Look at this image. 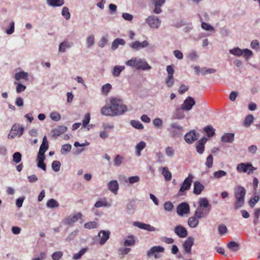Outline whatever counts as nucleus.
Instances as JSON below:
<instances>
[{
  "label": "nucleus",
  "instance_id": "1",
  "mask_svg": "<svg viewBox=\"0 0 260 260\" xmlns=\"http://www.w3.org/2000/svg\"><path fill=\"white\" fill-rule=\"evenodd\" d=\"M127 111V108L121 100L111 98L109 102L102 108L101 113L104 116H117L121 115Z\"/></svg>",
  "mask_w": 260,
  "mask_h": 260
},
{
  "label": "nucleus",
  "instance_id": "2",
  "mask_svg": "<svg viewBox=\"0 0 260 260\" xmlns=\"http://www.w3.org/2000/svg\"><path fill=\"white\" fill-rule=\"evenodd\" d=\"M199 206L194 212V215L199 218L206 217L211 210V205L207 198H201L199 201Z\"/></svg>",
  "mask_w": 260,
  "mask_h": 260
},
{
  "label": "nucleus",
  "instance_id": "3",
  "mask_svg": "<svg viewBox=\"0 0 260 260\" xmlns=\"http://www.w3.org/2000/svg\"><path fill=\"white\" fill-rule=\"evenodd\" d=\"M246 192L245 188L240 185L235 187L234 196L236 198V201L234 204V208L235 209H238L244 205Z\"/></svg>",
  "mask_w": 260,
  "mask_h": 260
},
{
  "label": "nucleus",
  "instance_id": "4",
  "mask_svg": "<svg viewBox=\"0 0 260 260\" xmlns=\"http://www.w3.org/2000/svg\"><path fill=\"white\" fill-rule=\"evenodd\" d=\"M170 136L172 138H180L182 136L183 128L177 123H172L168 128Z\"/></svg>",
  "mask_w": 260,
  "mask_h": 260
},
{
  "label": "nucleus",
  "instance_id": "5",
  "mask_svg": "<svg viewBox=\"0 0 260 260\" xmlns=\"http://www.w3.org/2000/svg\"><path fill=\"white\" fill-rule=\"evenodd\" d=\"M193 178V177L191 174H189L188 177L184 180L178 193L179 196L183 195L184 192L190 189Z\"/></svg>",
  "mask_w": 260,
  "mask_h": 260
},
{
  "label": "nucleus",
  "instance_id": "6",
  "mask_svg": "<svg viewBox=\"0 0 260 260\" xmlns=\"http://www.w3.org/2000/svg\"><path fill=\"white\" fill-rule=\"evenodd\" d=\"M237 170L239 172H247L248 174H251L256 168L250 163H241L238 165Z\"/></svg>",
  "mask_w": 260,
  "mask_h": 260
},
{
  "label": "nucleus",
  "instance_id": "7",
  "mask_svg": "<svg viewBox=\"0 0 260 260\" xmlns=\"http://www.w3.org/2000/svg\"><path fill=\"white\" fill-rule=\"evenodd\" d=\"M146 21L151 28L154 29L158 28L161 24L160 20L154 15L148 17Z\"/></svg>",
  "mask_w": 260,
  "mask_h": 260
},
{
  "label": "nucleus",
  "instance_id": "8",
  "mask_svg": "<svg viewBox=\"0 0 260 260\" xmlns=\"http://www.w3.org/2000/svg\"><path fill=\"white\" fill-rule=\"evenodd\" d=\"M199 136L200 135L198 133H197L194 130H192L184 136V140L186 143L190 144L197 140Z\"/></svg>",
  "mask_w": 260,
  "mask_h": 260
},
{
  "label": "nucleus",
  "instance_id": "9",
  "mask_svg": "<svg viewBox=\"0 0 260 260\" xmlns=\"http://www.w3.org/2000/svg\"><path fill=\"white\" fill-rule=\"evenodd\" d=\"M189 212V206L187 203H181L177 207V212L180 216L188 214Z\"/></svg>",
  "mask_w": 260,
  "mask_h": 260
},
{
  "label": "nucleus",
  "instance_id": "10",
  "mask_svg": "<svg viewBox=\"0 0 260 260\" xmlns=\"http://www.w3.org/2000/svg\"><path fill=\"white\" fill-rule=\"evenodd\" d=\"M195 104L196 102L194 99L192 97L188 96L181 105V107L185 111H189L192 109Z\"/></svg>",
  "mask_w": 260,
  "mask_h": 260
},
{
  "label": "nucleus",
  "instance_id": "11",
  "mask_svg": "<svg viewBox=\"0 0 260 260\" xmlns=\"http://www.w3.org/2000/svg\"><path fill=\"white\" fill-rule=\"evenodd\" d=\"M164 248L161 246H154L152 247L149 251L147 252L148 256H150L153 254H154V257L156 258H159L160 257V255L155 253L156 252H162L164 251Z\"/></svg>",
  "mask_w": 260,
  "mask_h": 260
},
{
  "label": "nucleus",
  "instance_id": "12",
  "mask_svg": "<svg viewBox=\"0 0 260 260\" xmlns=\"http://www.w3.org/2000/svg\"><path fill=\"white\" fill-rule=\"evenodd\" d=\"M175 233L180 238H185L187 237L188 232L186 229L181 225H177L174 229Z\"/></svg>",
  "mask_w": 260,
  "mask_h": 260
},
{
  "label": "nucleus",
  "instance_id": "13",
  "mask_svg": "<svg viewBox=\"0 0 260 260\" xmlns=\"http://www.w3.org/2000/svg\"><path fill=\"white\" fill-rule=\"evenodd\" d=\"M149 43L147 41H144L142 42L136 41L129 44V46L135 50H138L142 48L147 47Z\"/></svg>",
  "mask_w": 260,
  "mask_h": 260
},
{
  "label": "nucleus",
  "instance_id": "14",
  "mask_svg": "<svg viewBox=\"0 0 260 260\" xmlns=\"http://www.w3.org/2000/svg\"><path fill=\"white\" fill-rule=\"evenodd\" d=\"M194 244V238L192 237H189L183 244V248L185 252L187 253H190L191 247Z\"/></svg>",
  "mask_w": 260,
  "mask_h": 260
},
{
  "label": "nucleus",
  "instance_id": "15",
  "mask_svg": "<svg viewBox=\"0 0 260 260\" xmlns=\"http://www.w3.org/2000/svg\"><path fill=\"white\" fill-rule=\"evenodd\" d=\"M155 8L153 12L155 14H160L162 12L161 7L165 4L166 0H152Z\"/></svg>",
  "mask_w": 260,
  "mask_h": 260
},
{
  "label": "nucleus",
  "instance_id": "16",
  "mask_svg": "<svg viewBox=\"0 0 260 260\" xmlns=\"http://www.w3.org/2000/svg\"><path fill=\"white\" fill-rule=\"evenodd\" d=\"M82 214L79 212L75 214H72L66 218V224H72L77 221L79 219L81 218Z\"/></svg>",
  "mask_w": 260,
  "mask_h": 260
},
{
  "label": "nucleus",
  "instance_id": "17",
  "mask_svg": "<svg viewBox=\"0 0 260 260\" xmlns=\"http://www.w3.org/2000/svg\"><path fill=\"white\" fill-rule=\"evenodd\" d=\"M110 232L108 231H101L98 234L100 239V244H104L107 240L109 238Z\"/></svg>",
  "mask_w": 260,
  "mask_h": 260
},
{
  "label": "nucleus",
  "instance_id": "18",
  "mask_svg": "<svg viewBox=\"0 0 260 260\" xmlns=\"http://www.w3.org/2000/svg\"><path fill=\"white\" fill-rule=\"evenodd\" d=\"M207 140V138L204 137L197 142L196 145V149L197 151L199 154H202L204 152L205 150L204 145L206 143Z\"/></svg>",
  "mask_w": 260,
  "mask_h": 260
},
{
  "label": "nucleus",
  "instance_id": "19",
  "mask_svg": "<svg viewBox=\"0 0 260 260\" xmlns=\"http://www.w3.org/2000/svg\"><path fill=\"white\" fill-rule=\"evenodd\" d=\"M134 225L140 229L146 230L148 231L153 232L155 231L154 227L148 224L137 221L134 222Z\"/></svg>",
  "mask_w": 260,
  "mask_h": 260
},
{
  "label": "nucleus",
  "instance_id": "20",
  "mask_svg": "<svg viewBox=\"0 0 260 260\" xmlns=\"http://www.w3.org/2000/svg\"><path fill=\"white\" fill-rule=\"evenodd\" d=\"M136 68L139 70H150L151 68L146 61L142 60L140 58H138Z\"/></svg>",
  "mask_w": 260,
  "mask_h": 260
},
{
  "label": "nucleus",
  "instance_id": "21",
  "mask_svg": "<svg viewBox=\"0 0 260 260\" xmlns=\"http://www.w3.org/2000/svg\"><path fill=\"white\" fill-rule=\"evenodd\" d=\"M108 189L115 194L117 193L119 185L116 180H112L108 183Z\"/></svg>",
  "mask_w": 260,
  "mask_h": 260
},
{
  "label": "nucleus",
  "instance_id": "22",
  "mask_svg": "<svg viewBox=\"0 0 260 260\" xmlns=\"http://www.w3.org/2000/svg\"><path fill=\"white\" fill-rule=\"evenodd\" d=\"M205 187L199 181H196L193 183V193L195 194L199 195L201 193Z\"/></svg>",
  "mask_w": 260,
  "mask_h": 260
},
{
  "label": "nucleus",
  "instance_id": "23",
  "mask_svg": "<svg viewBox=\"0 0 260 260\" xmlns=\"http://www.w3.org/2000/svg\"><path fill=\"white\" fill-rule=\"evenodd\" d=\"M235 135L233 133H225L221 138V141L223 143H231L234 140Z\"/></svg>",
  "mask_w": 260,
  "mask_h": 260
},
{
  "label": "nucleus",
  "instance_id": "24",
  "mask_svg": "<svg viewBox=\"0 0 260 260\" xmlns=\"http://www.w3.org/2000/svg\"><path fill=\"white\" fill-rule=\"evenodd\" d=\"M65 132V126H58L52 131V136L56 138Z\"/></svg>",
  "mask_w": 260,
  "mask_h": 260
},
{
  "label": "nucleus",
  "instance_id": "25",
  "mask_svg": "<svg viewBox=\"0 0 260 260\" xmlns=\"http://www.w3.org/2000/svg\"><path fill=\"white\" fill-rule=\"evenodd\" d=\"M182 107L180 108H177L175 111L174 112L173 115V118L176 119H181L185 116L184 111Z\"/></svg>",
  "mask_w": 260,
  "mask_h": 260
},
{
  "label": "nucleus",
  "instance_id": "26",
  "mask_svg": "<svg viewBox=\"0 0 260 260\" xmlns=\"http://www.w3.org/2000/svg\"><path fill=\"white\" fill-rule=\"evenodd\" d=\"M12 131L17 133L19 137H21L24 133V128L23 126H20L19 123H15L12 127Z\"/></svg>",
  "mask_w": 260,
  "mask_h": 260
},
{
  "label": "nucleus",
  "instance_id": "27",
  "mask_svg": "<svg viewBox=\"0 0 260 260\" xmlns=\"http://www.w3.org/2000/svg\"><path fill=\"white\" fill-rule=\"evenodd\" d=\"M47 4L50 7H58L62 6L64 3V0H46Z\"/></svg>",
  "mask_w": 260,
  "mask_h": 260
},
{
  "label": "nucleus",
  "instance_id": "28",
  "mask_svg": "<svg viewBox=\"0 0 260 260\" xmlns=\"http://www.w3.org/2000/svg\"><path fill=\"white\" fill-rule=\"evenodd\" d=\"M199 218L194 215L193 216L190 217L188 220V224L191 228H196L199 224Z\"/></svg>",
  "mask_w": 260,
  "mask_h": 260
},
{
  "label": "nucleus",
  "instance_id": "29",
  "mask_svg": "<svg viewBox=\"0 0 260 260\" xmlns=\"http://www.w3.org/2000/svg\"><path fill=\"white\" fill-rule=\"evenodd\" d=\"M146 146V144L144 141H141L135 147L136 149V155L137 156H140L141 155V151L144 149Z\"/></svg>",
  "mask_w": 260,
  "mask_h": 260
},
{
  "label": "nucleus",
  "instance_id": "30",
  "mask_svg": "<svg viewBox=\"0 0 260 260\" xmlns=\"http://www.w3.org/2000/svg\"><path fill=\"white\" fill-rule=\"evenodd\" d=\"M95 208H100L101 207H110L111 204L107 202L106 198H103L97 201L94 205Z\"/></svg>",
  "mask_w": 260,
  "mask_h": 260
},
{
  "label": "nucleus",
  "instance_id": "31",
  "mask_svg": "<svg viewBox=\"0 0 260 260\" xmlns=\"http://www.w3.org/2000/svg\"><path fill=\"white\" fill-rule=\"evenodd\" d=\"M125 44V41L120 38H117L114 40L112 43L111 49L113 50H116L119 45H124Z\"/></svg>",
  "mask_w": 260,
  "mask_h": 260
},
{
  "label": "nucleus",
  "instance_id": "32",
  "mask_svg": "<svg viewBox=\"0 0 260 260\" xmlns=\"http://www.w3.org/2000/svg\"><path fill=\"white\" fill-rule=\"evenodd\" d=\"M28 77V73L24 71H20L16 73L15 75V79L19 81L21 79H27Z\"/></svg>",
  "mask_w": 260,
  "mask_h": 260
},
{
  "label": "nucleus",
  "instance_id": "33",
  "mask_svg": "<svg viewBox=\"0 0 260 260\" xmlns=\"http://www.w3.org/2000/svg\"><path fill=\"white\" fill-rule=\"evenodd\" d=\"M124 69H125V67L123 66H115L114 68L113 72H112L113 76H114V77H119L120 74V73L122 71H123L124 70Z\"/></svg>",
  "mask_w": 260,
  "mask_h": 260
},
{
  "label": "nucleus",
  "instance_id": "34",
  "mask_svg": "<svg viewBox=\"0 0 260 260\" xmlns=\"http://www.w3.org/2000/svg\"><path fill=\"white\" fill-rule=\"evenodd\" d=\"M162 174L166 181H170L172 179V173L169 171L167 167H164L162 169Z\"/></svg>",
  "mask_w": 260,
  "mask_h": 260
},
{
  "label": "nucleus",
  "instance_id": "35",
  "mask_svg": "<svg viewBox=\"0 0 260 260\" xmlns=\"http://www.w3.org/2000/svg\"><path fill=\"white\" fill-rule=\"evenodd\" d=\"M260 199V196L259 195H254L253 197H251L250 200L248 202V204L251 208H253L257 203Z\"/></svg>",
  "mask_w": 260,
  "mask_h": 260
},
{
  "label": "nucleus",
  "instance_id": "36",
  "mask_svg": "<svg viewBox=\"0 0 260 260\" xmlns=\"http://www.w3.org/2000/svg\"><path fill=\"white\" fill-rule=\"evenodd\" d=\"M46 206L49 208H54L58 207L59 204L55 200L51 199L47 201Z\"/></svg>",
  "mask_w": 260,
  "mask_h": 260
},
{
  "label": "nucleus",
  "instance_id": "37",
  "mask_svg": "<svg viewBox=\"0 0 260 260\" xmlns=\"http://www.w3.org/2000/svg\"><path fill=\"white\" fill-rule=\"evenodd\" d=\"M230 53L237 56H240L243 53V49L239 48V47L234 48L229 50Z\"/></svg>",
  "mask_w": 260,
  "mask_h": 260
},
{
  "label": "nucleus",
  "instance_id": "38",
  "mask_svg": "<svg viewBox=\"0 0 260 260\" xmlns=\"http://www.w3.org/2000/svg\"><path fill=\"white\" fill-rule=\"evenodd\" d=\"M135 243V238L134 236H129L127 239H126L124 242V245L125 246H130L134 245Z\"/></svg>",
  "mask_w": 260,
  "mask_h": 260
},
{
  "label": "nucleus",
  "instance_id": "39",
  "mask_svg": "<svg viewBox=\"0 0 260 260\" xmlns=\"http://www.w3.org/2000/svg\"><path fill=\"white\" fill-rule=\"evenodd\" d=\"M254 120V117L252 115L249 114L247 115L244 120V125L246 127H249L251 124L253 122Z\"/></svg>",
  "mask_w": 260,
  "mask_h": 260
},
{
  "label": "nucleus",
  "instance_id": "40",
  "mask_svg": "<svg viewBox=\"0 0 260 260\" xmlns=\"http://www.w3.org/2000/svg\"><path fill=\"white\" fill-rule=\"evenodd\" d=\"M49 148L48 142L47 139V137L45 136L43 137L42 144L40 147V149L43 150L44 151H47Z\"/></svg>",
  "mask_w": 260,
  "mask_h": 260
},
{
  "label": "nucleus",
  "instance_id": "41",
  "mask_svg": "<svg viewBox=\"0 0 260 260\" xmlns=\"http://www.w3.org/2000/svg\"><path fill=\"white\" fill-rule=\"evenodd\" d=\"M131 124L134 127L138 129H142L144 128L143 124L139 121L138 120H131Z\"/></svg>",
  "mask_w": 260,
  "mask_h": 260
},
{
  "label": "nucleus",
  "instance_id": "42",
  "mask_svg": "<svg viewBox=\"0 0 260 260\" xmlns=\"http://www.w3.org/2000/svg\"><path fill=\"white\" fill-rule=\"evenodd\" d=\"M84 226L85 229H92L97 228L98 223L95 221H90L84 224Z\"/></svg>",
  "mask_w": 260,
  "mask_h": 260
},
{
  "label": "nucleus",
  "instance_id": "43",
  "mask_svg": "<svg viewBox=\"0 0 260 260\" xmlns=\"http://www.w3.org/2000/svg\"><path fill=\"white\" fill-rule=\"evenodd\" d=\"M22 155L19 152H16L13 154V161L16 164L19 163L21 160Z\"/></svg>",
  "mask_w": 260,
  "mask_h": 260
},
{
  "label": "nucleus",
  "instance_id": "44",
  "mask_svg": "<svg viewBox=\"0 0 260 260\" xmlns=\"http://www.w3.org/2000/svg\"><path fill=\"white\" fill-rule=\"evenodd\" d=\"M216 72V70L212 68H203L201 70V74L202 75H204L207 74H212Z\"/></svg>",
  "mask_w": 260,
  "mask_h": 260
},
{
  "label": "nucleus",
  "instance_id": "45",
  "mask_svg": "<svg viewBox=\"0 0 260 260\" xmlns=\"http://www.w3.org/2000/svg\"><path fill=\"white\" fill-rule=\"evenodd\" d=\"M165 82L168 87H171L174 83L173 76H168L165 79Z\"/></svg>",
  "mask_w": 260,
  "mask_h": 260
},
{
  "label": "nucleus",
  "instance_id": "46",
  "mask_svg": "<svg viewBox=\"0 0 260 260\" xmlns=\"http://www.w3.org/2000/svg\"><path fill=\"white\" fill-rule=\"evenodd\" d=\"M204 131L207 133L208 137H212L215 134V129L211 126H207L205 127Z\"/></svg>",
  "mask_w": 260,
  "mask_h": 260
},
{
  "label": "nucleus",
  "instance_id": "47",
  "mask_svg": "<svg viewBox=\"0 0 260 260\" xmlns=\"http://www.w3.org/2000/svg\"><path fill=\"white\" fill-rule=\"evenodd\" d=\"M226 175V172L222 171L219 170L218 171H216L213 173V177L216 179H219L222 177L225 176Z\"/></svg>",
  "mask_w": 260,
  "mask_h": 260
},
{
  "label": "nucleus",
  "instance_id": "48",
  "mask_svg": "<svg viewBox=\"0 0 260 260\" xmlns=\"http://www.w3.org/2000/svg\"><path fill=\"white\" fill-rule=\"evenodd\" d=\"M138 59V58L133 57L131 59L125 62V64L127 66H130V67H136V68Z\"/></svg>",
  "mask_w": 260,
  "mask_h": 260
},
{
  "label": "nucleus",
  "instance_id": "49",
  "mask_svg": "<svg viewBox=\"0 0 260 260\" xmlns=\"http://www.w3.org/2000/svg\"><path fill=\"white\" fill-rule=\"evenodd\" d=\"M228 246L229 248L231 249L233 251H237L239 249V245L235 242H230Z\"/></svg>",
  "mask_w": 260,
  "mask_h": 260
},
{
  "label": "nucleus",
  "instance_id": "50",
  "mask_svg": "<svg viewBox=\"0 0 260 260\" xmlns=\"http://www.w3.org/2000/svg\"><path fill=\"white\" fill-rule=\"evenodd\" d=\"M123 159L122 156L120 155H117L114 159V165L116 167L119 166L122 164Z\"/></svg>",
  "mask_w": 260,
  "mask_h": 260
},
{
  "label": "nucleus",
  "instance_id": "51",
  "mask_svg": "<svg viewBox=\"0 0 260 260\" xmlns=\"http://www.w3.org/2000/svg\"><path fill=\"white\" fill-rule=\"evenodd\" d=\"M87 248H84L80 250V251L74 254L73 258L75 259H78L87 251Z\"/></svg>",
  "mask_w": 260,
  "mask_h": 260
},
{
  "label": "nucleus",
  "instance_id": "52",
  "mask_svg": "<svg viewBox=\"0 0 260 260\" xmlns=\"http://www.w3.org/2000/svg\"><path fill=\"white\" fill-rule=\"evenodd\" d=\"M213 157L212 155L210 154L207 158L206 161V166L208 168H211L213 166Z\"/></svg>",
  "mask_w": 260,
  "mask_h": 260
},
{
  "label": "nucleus",
  "instance_id": "53",
  "mask_svg": "<svg viewBox=\"0 0 260 260\" xmlns=\"http://www.w3.org/2000/svg\"><path fill=\"white\" fill-rule=\"evenodd\" d=\"M187 57L190 60L193 61L198 59V55L196 51L192 50L188 54Z\"/></svg>",
  "mask_w": 260,
  "mask_h": 260
},
{
  "label": "nucleus",
  "instance_id": "54",
  "mask_svg": "<svg viewBox=\"0 0 260 260\" xmlns=\"http://www.w3.org/2000/svg\"><path fill=\"white\" fill-rule=\"evenodd\" d=\"M60 167V163L58 160H54L52 163V168L53 170L55 172H57L59 171Z\"/></svg>",
  "mask_w": 260,
  "mask_h": 260
},
{
  "label": "nucleus",
  "instance_id": "55",
  "mask_svg": "<svg viewBox=\"0 0 260 260\" xmlns=\"http://www.w3.org/2000/svg\"><path fill=\"white\" fill-rule=\"evenodd\" d=\"M50 117L52 120L55 121H58L61 118L60 114L56 112H51L50 113Z\"/></svg>",
  "mask_w": 260,
  "mask_h": 260
},
{
  "label": "nucleus",
  "instance_id": "56",
  "mask_svg": "<svg viewBox=\"0 0 260 260\" xmlns=\"http://www.w3.org/2000/svg\"><path fill=\"white\" fill-rule=\"evenodd\" d=\"M15 84H17L16 90L17 93H20L24 91L26 88V86L24 85L20 82L15 83Z\"/></svg>",
  "mask_w": 260,
  "mask_h": 260
},
{
  "label": "nucleus",
  "instance_id": "57",
  "mask_svg": "<svg viewBox=\"0 0 260 260\" xmlns=\"http://www.w3.org/2000/svg\"><path fill=\"white\" fill-rule=\"evenodd\" d=\"M111 88L112 86L109 83H107L106 84L103 85L102 88L103 93L107 95Z\"/></svg>",
  "mask_w": 260,
  "mask_h": 260
},
{
  "label": "nucleus",
  "instance_id": "58",
  "mask_svg": "<svg viewBox=\"0 0 260 260\" xmlns=\"http://www.w3.org/2000/svg\"><path fill=\"white\" fill-rule=\"evenodd\" d=\"M87 48H90L94 44V38L93 35L89 36L87 38Z\"/></svg>",
  "mask_w": 260,
  "mask_h": 260
},
{
  "label": "nucleus",
  "instance_id": "59",
  "mask_svg": "<svg viewBox=\"0 0 260 260\" xmlns=\"http://www.w3.org/2000/svg\"><path fill=\"white\" fill-rule=\"evenodd\" d=\"M164 207L166 211H171L174 208V205L171 202L168 201L165 203Z\"/></svg>",
  "mask_w": 260,
  "mask_h": 260
},
{
  "label": "nucleus",
  "instance_id": "60",
  "mask_svg": "<svg viewBox=\"0 0 260 260\" xmlns=\"http://www.w3.org/2000/svg\"><path fill=\"white\" fill-rule=\"evenodd\" d=\"M243 53L242 55H243V56L246 59H248L250 57H251L253 55V52L252 51L248 49H243Z\"/></svg>",
  "mask_w": 260,
  "mask_h": 260
},
{
  "label": "nucleus",
  "instance_id": "61",
  "mask_svg": "<svg viewBox=\"0 0 260 260\" xmlns=\"http://www.w3.org/2000/svg\"><path fill=\"white\" fill-rule=\"evenodd\" d=\"M108 42V40L106 37L103 36L102 37L100 41L98 42V46L101 48H103L105 46Z\"/></svg>",
  "mask_w": 260,
  "mask_h": 260
},
{
  "label": "nucleus",
  "instance_id": "62",
  "mask_svg": "<svg viewBox=\"0 0 260 260\" xmlns=\"http://www.w3.org/2000/svg\"><path fill=\"white\" fill-rule=\"evenodd\" d=\"M14 29H15V23L14 21H12L10 24V26H9V28L6 29V32L8 35H11L14 32Z\"/></svg>",
  "mask_w": 260,
  "mask_h": 260
},
{
  "label": "nucleus",
  "instance_id": "63",
  "mask_svg": "<svg viewBox=\"0 0 260 260\" xmlns=\"http://www.w3.org/2000/svg\"><path fill=\"white\" fill-rule=\"evenodd\" d=\"M63 253L60 251H56L52 254V258L53 260H59L62 256Z\"/></svg>",
  "mask_w": 260,
  "mask_h": 260
},
{
  "label": "nucleus",
  "instance_id": "64",
  "mask_svg": "<svg viewBox=\"0 0 260 260\" xmlns=\"http://www.w3.org/2000/svg\"><path fill=\"white\" fill-rule=\"evenodd\" d=\"M46 257V253L41 252L38 255H35L32 260H44Z\"/></svg>",
  "mask_w": 260,
  "mask_h": 260
}]
</instances>
